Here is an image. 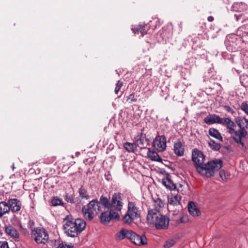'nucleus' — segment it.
I'll list each match as a JSON object with an SVG mask.
<instances>
[{
    "mask_svg": "<svg viewBox=\"0 0 248 248\" xmlns=\"http://www.w3.org/2000/svg\"><path fill=\"white\" fill-rule=\"evenodd\" d=\"M176 244L175 240L173 239H169L166 241L164 244L163 247L164 248H170Z\"/></svg>",
    "mask_w": 248,
    "mask_h": 248,
    "instance_id": "34",
    "label": "nucleus"
},
{
    "mask_svg": "<svg viewBox=\"0 0 248 248\" xmlns=\"http://www.w3.org/2000/svg\"><path fill=\"white\" fill-rule=\"evenodd\" d=\"M192 160L197 170V167H201L203 164L205 156L202 152L195 149L192 152Z\"/></svg>",
    "mask_w": 248,
    "mask_h": 248,
    "instance_id": "9",
    "label": "nucleus"
},
{
    "mask_svg": "<svg viewBox=\"0 0 248 248\" xmlns=\"http://www.w3.org/2000/svg\"><path fill=\"white\" fill-rule=\"evenodd\" d=\"M240 41V38L234 34H230L227 36L225 44L228 50L229 51H235L238 44Z\"/></svg>",
    "mask_w": 248,
    "mask_h": 248,
    "instance_id": "8",
    "label": "nucleus"
},
{
    "mask_svg": "<svg viewBox=\"0 0 248 248\" xmlns=\"http://www.w3.org/2000/svg\"><path fill=\"white\" fill-rule=\"evenodd\" d=\"M79 197L82 199L88 200L90 199V196L89 195L86 189L83 186H81L78 190Z\"/></svg>",
    "mask_w": 248,
    "mask_h": 248,
    "instance_id": "27",
    "label": "nucleus"
},
{
    "mask_svg": "<svg viewBox=\"0 0 248 248\" xmlns=\"http://www.w3.org/2000/svg\"><path fill=\"white\" fill-rule=\"evenodd\" d=\"M147 155L152 161H155L159 162L162 161V159L158 154L155 151L152 150L151 148H148Z\"/></svg>",
    "mask_w": 248,
    "mask_h": 248,
    "instance_id": "22",
    "label": "nucleus"
},
{
    "mask_svg": "<svg viewBox=\"0 0 248 248\" xmlns=\"http://www.w3.org/2000/svg\"><path fill=\"white\" fill-rule=\"evenodd\" d=\"M173 216L174 217L173 219L175 221L176 223H180L185 222V221L183 219L184 217L181 214L173 213Z\"/></svg>",
    "mask_w": 248,
    "mask_h": 248,
    "instance_id": "33",
    "label": "nucleus"
},
{
    "mask_svg": "<svg viewBox=\"0 0 248 248\" xmlns=\"http://www.w3.org/2000/svg\"><path fill=\"white\" fill-rule=\"evenodd\" d=\"M99 202L97 199L93 200L90 201L86 205H84L82 208V211L84 217L89 220H92L96 216L100 214L99 218L100 222L104 224H108L111 220V217L108 213L110 209L108 208H101L99 211L97 210V207L95 205Z\"/></svg>",
    "mask_w": 248,
    "mask_h": 248,
    "instance_id": "1",
    "label": "nucleus"
},
{
    "mask_svg": "<svg viewBox=\"0 0 248 248\" xmlns=\"http://www.w3.org/2000/svg\"><path fill=\"white\" fill-rule=\"evenodd\" d=\"M64 200L68 202L74 203L75 202L74 196L72 195L66 194L64 196Z\"/></svg>",
    "mask_w": 248,
    "mask_h": 248,
    "instance_id": "35",
    "label": "nucleus"
},
{
    "mask_svg": "<svg viewBox=\"0 0 248 248\" xmlns=\"http://www.w3.org/2000/svg\"><path fill=\"white\" fill-rule=\"evenodd\" d=\"M222 118L219 116L215 114H209L204 119V122L207 124H212L215 123L219 124L222 123Z\"/></svg>",
    "mask_w": 248,
    "mask_h": 248,
    "instance_id": "14",
    "label": "nucleus"
},
{
    "mask_svg": "<svg viewBox=\"0 0 248 248\" xmlns=\"http://www.w3.org/2000/svg\"><path fill=\"white\" fill-rule=\"evenodd\" d=\"M147 25L140 24L136 28H132L131 30L134 33L139 34L140 33H141V36L143 37L145 34L147 33Z\"/></svg>",
    "mask_w": 248,
    "mask_h": 248,
    "instance_id": "21",
    "label": "nucleus"
},
{
    "mask_svg": "<svg viewBox=\"0 0 248 248\" xmlns=\"http://www.w3.org/2000/svg\"><path fill=\"white\" fill-rule=\"evenodd\" d=\"M221 121L222 122V123H221L220 124L224 125L227 127L229 133L232 134V135H234L235 132L236 131L234 129V127H236L235 123L231 120L229 118H223Z\"/></svg>",
    "mask_w": 248,
    "mask_h": 248,
    "instance_id": "13",
    "label": "nucleus"
},
{
    "mask_svg": "<svg viewBox=\"0 0 248 248\" xmlns=\"http://www.w3.org/2000/svg\"><path fill=\"white\" fill-rule=\"evenodd\" d=\"M135 232L132 230H127L126 238L130 240L131 242L135 235Z\"/></svg>",
    "mask_w": 248,
    "mask_h": 248,
    "instance_id": "38",
    "label": "nucleus"
},
{
    "mask_svg": "<svg viewBox=\"0 0 248 248\" xmlns=\"http://www.w3.org/2000/svg\"><path fill=\"white\" fill-rule=\"evenodd\" d=\"M147 220L149 223L155 225L158 230L167 229L168 228L170 220L167 216L161 215L156 208L148 211Z\"/></svg>",
    "mask_w": 248,
    "mask_h": 248,
    "instance_id": "5",
    "label": "nucleus"
},
{
    "mask_svg": "<svg viewBox=\"0 0 248 248\" xmlns=\"http://www.w3.org/2000/svg\"><path fill=\"white\" fill-rule=\"evenodd\" d=\"M155 203L157 205V206H156V208H157V206H158L159 207H163V205H164V203L163 202L159 199H158L156 202H155Z\"/></svg>",
    "mask_w": 248,
    "mask_h": 248,
    "instance_id": "42",
    "label": "nucleus"
},
{
    "mask_svg": "<svg viewBox=\"0 0 248 248\" xmlns=\"http://www.w3.org/2000/svg\"><path fill=\"white\" fill-rule=\"evenodd\" d=\"M180 198L177 195H171L168 198V202L172 205H177L180 203Z\"/></svg>",
    "mask_w": 248,
    "mask_h": 248,
    "instance_id": "26",
    "label": "nucleus"
},
{
    "mask_svg": "<svg viewBox=\"0 0 248 248\" xmlns=\"http://www.w3.org/2000/svg\"><path fill=\"white\" fill-rule=\"evenodd\" d=\"M12 168H13V170H14V169H15V164H14V163H13V165H12Z\"/></svg>",
    "mask_w": 248,
    "mask_h": 248,
    "instance_id": "46",
    "label": "nucleus"
},
{
    "mask_svg": "<svg viewBox=\"0 0 248 248\" xmlns=\"http://www.w3.org/2000/svg\"><path fill=\"white\" fill-rule=\"evenodd\" d=\"M136 219L135 217L131 216V214H128V212L125 214L123 217V222L125 224H129L132 222L133 220Z\"/></svg>",
    "mask_w": 248,
    "mask_h": 248,
    "instance_id": "31",
    "label": "nucleus"
},
{
    "mask_svg": "<svg viewBox=\"0 0 248 248\" xmlns=\"http://www.w3.org/2000/svg\"><path fill=\"white\" fill-rule=\"evenodd\" d=\"M188 209L189 214L193 216H199L201 214L200 211L193 202H189Z\"/></svg>",
    "mask_w": 248,
    "mask_h": 248,
    "instance_id": "20",
    "label": "nucleus"
},
{
    "mask_svg": "<svg viewBox=\"0 0 248 248\" xmlns=\"http://www.w3.org/2000/svg\"><path fill=\"white\" fill-rule=\"evenodd\" d=\"M27 225L29 228L31 229L32 227L34 226V222L31 220H29Z\"/></svg>",
    "mask_w": 248,
    "mask_h": 248,
    "instance_id": "44",
    "label": "nucleus"
},
{
    "mask_svg": "<svg viewBox=\"0 0 248 248\" xmlns=\"http://www.w3.org/2000/svg\"><path fill=\"white\" fill-rule=\"evenodd\" d=\"M173 151L175 154L178 156H182L184 155L185 144L180 140H178L174 143Z\"/></svg>",
    "mask_w": 248,
    "mask_h": 248,
    "instance_id": "15",
    "label": "nucleus"
},
{
    "mask_svg": "<svg viewBox=\"0 0 248 248\" xmlns=\"http://www.w3.org/2000/svg\"><path fill=\"white\" fill-rule=\"evenodd\" d=\"M224 108L226 111H227L228 112H230L232 114H233L235 112L234 110L229 106H225L224 107Z\"/></svg>",
    "mask_w": 248,
    "mask_h": 248,
    "instance_id": "40",
    "label": "nucleus"
},
{
    "mask_svg": "<svg viewBox=\"0 0 248 248\" xmlns=\"http://www.w3.org/2000/svg\"><path fill=\"white\" fill-rule=\"evenodd\" d=\"M128 214L135 218H139L140 216V211L135 202H129L127 211Z\"/></svg>",
    "mask_w": 248,
    "mask_h": 248,
    "instance_id": "12",
    "label": "nucleus"
},
{
    "mask_svg": "<svg viewBox=\"0 0 248 248\" xmlns=\"http://www.w3.org/2000/svg\"><path fill=\"white\" fill-rule=\"evenodd\" d=\"M123 85V83L122 81H121L120 80L118 81L117 83H116V86L114 90L115 93L116 94H117L118 93L119 91L122 88Z\"/></svg>",
    "mask_w": 248,
    "mask_h": 248,
    "instance_id": "39",
    "label": "nucleus"
},
{
    "mask_svg": "<svg viewBox=\"0 0 248 248\" xmlns=\"http://www.w3.org/2000/svg\"><path fill=\"white\" fill-rule=\"evenodd\" d=\"M209 146L214 151H218L221 145L220 143L216 142L215 140L210 139L208 141Z\"/></svg>",
    "mask_w": 248,
    "mask_h": 248,
    "instance_id": "28",
    "label": "nucleus"
},
{
    "mask_svg": "<svg viewBox=\"0 0 248 248\" xmlns=\"http://www.w3.org/2000/svg\"><path fill=\"white\" fill-rule=\"evenodd\" d=\"M0 248H9L6 241H0Z\"/></svg>",
    "mask_w": 248,
    "mask_h": 248,
    "instance_id": "41",
    "label": "nucleus"
},
{
    "mask_svg": "<svg viewBox=\"0 0 248 248\" xmlns=\"http://www.w3.org/2000/svg\"><path fill=\"white\" fill-rule=\"evenodd\" d=\"M219 174L221 177H222V171H220L219 172Z\"/></svg>",
    "mask_w": 248,
    "mask_h": 248,
    "instance_id": "47",
    "label": "nucleus"
},
{
    "mask_svg": "<svg viewBox=\"0 0 248 248\" xmlns=\"http://www.w3.org/2000/svg\"><path fill=\"white\" fill-rule=\"evenodd\" d=\"M123 194L120 192L114 193L110 201V197L108 198L102 195L99 198V202L95 205L97 210L99 211L101 208H113L115 210L120 211L123 207Z\"/></svg>",
    "mask_w": 248,
    "mask_h": 248,
    "instance_id": "3",
    "label": "nucleus"
},
{
    "mask_svg": "<svg viewBox=\"0 0 248 248\" xmlns=\"http://www.w3.org/2000/svg\"><path fill=\"white\" fill-rule=\"evenodd\" d=\"M7 203L9 213L11 211L13 213H17L20 211L22 207L21 202L16 198L9 199Z\"/></svg>",
    "mask_w": 248,
    "mask_h": 248,
    "instance_id": "10",
    "label": "nucleus"
},
{
    "mask_svg": "<svg viewBox=\"0 0 248 248\" xmlns=\"http://www.w3.org/2000/svg\"><path fill=\"white\" fill-rule=\"evenodd\" d=\"M136 144L140 148H144L145 145L148 144V140L146 138L145 135L141 133L140 136H137V139L136 140Z\"/></svg>",
    "mask_w": 248,
    "mask_h": 248,
    "instance_id": "19",
    "label": "nucleus"
},
{
    "mask_svg": "<svg viewBox=\"0 0 248 248\" xmlns=\"http://www.w3.org/2000/svg\"><path fill=\"white\" fill-rule=\"evenodd\" d=\"M9 213L7 202H0V218H1L5 214Z\"/></svg>",
    "mask_w": 248,
    "mask_h": 248,
    "instance_id": "24",
    "label": "nucleus"
},
{
    "mask_svg": "<svg viewBox=\"0 0 248 248\" xmlns=\"http://www.w3.org/2000/svg\"><path fill=\"white\" fill-rule=\"evenodd\" d=\"M207 20L209 22H212L214 20V18L212 16H209L207 18Z\"/></svg>",
    "mask_w": 248,
    "mask_h": 248,
    "instance_id": "45",
    "label": "nucleus"
},
{
    "mask_svg": "<svg viewBox=\"0 0 248 248\" xmlns=\"http://www.w3.org/2000/svg\"><path fill=\"white\" fill-rule=\"evenodd\" d=\"M113 208L109 209L108 213L111 217V220L115 219L118 220L120 218L119 214Z\"/></svg>",
    "mask_w": 248,
    "mask_h": 248,
    "instance_id": "32",
    "label": "nucleus"
},
{
    "mask_svg": "<svg viewBox=\"0 0 248 248\" xmlns=\"http://www.w3.org/2000/svg\"><path fill=\"white\" fill-rule=\"evenodd\" d=\"M126 98V101L128 102L129 103L135 102L137 100V98L135 97L134 93L130 94L129 96H127Z\"/></svg>",
    "mask_w": 248,
    "mask_h": 248,
    "instance_id": "37",
    "label": "nucleus"
},
{
    "mask_svg": "<svg viewBox=\"0 0 248 248\" xmlns=\"http://www.w3.org/2000/svg\"><path fill=\"white\" fill-rule=\"evenodd\" d=\"M223 162L220 159L208 161L201 167H197V171L202 176L210 177L215 174L216 171L219 170L222 167Z\"/></svg>",
    "mask_w": 248,
    "mask_h": 248,
    "instance_id": "6",
    "label": "nucleus"
},
{
    "mask_svg": "<svg viewBox=\"0 0 248 248\" xmlns=\"http://www.w3.org/2000/svg\"><path fill=\"white\" fill-rule=\"evenodd\" d=\"M154 148L159 152H163L166 148V138L164 135L157 136L153 141Z\"/></svg>",
    "mask_w": 248,
    "mask_h": 248,
    "instance_id": "11",
    "label": "nucleus"
},
{
    "mask_svg": "<svg viewBox=\"0 0 248 248\" xmlns=\"http://www.w3.org/2000/svg\"><path fill=\"white\" fill-rule=\"evenodd\" d=\"M132 242L137 246L144 245L147 244V239L144 235H140L135 233Z\"/></svg>",
    "mask_w": 248,
    "mask_h": 248,
    "instance_id": "16",
    "label": "nucleus"
},
{
    "mask_svg": "<svg viewBox=\"0 0 248 248\" xmlns=\"http://www.w3.org/2000/svg\"><path fill=\"white\" fill-rule=\"evenodd\" d=\"M241 108L248 115V102L245 101L242 102L241 105Z\"/></svg>",
    "mask_w": 248,
    "mask_h": 248,
    "instance_id": "36",
    "label": "nucleus"
},
{
    "mask_svg": "<svg viewBox=\"0 0 248 248\" xmlns=\"http://www.w3.org/2000/svg\"><path fill=\"white\" fill-rule=\"evenodd\" d=\"M5 231L7 234L14 238H18L19 237V234L17 230L12 226L9 225L5 226Z\"/></svg>",
    "mask_w": 248,
    "mask_h": 248,
    "instance_id": "18",
    "label": "nucleus"
},
{
    "mask_svg": "<svg viewBox=\"0 0 248 248\" xmlns=\"http://www.w3.org/2000/svg\"><path fill=\"white\" fill-rule=\"evenodd\" d=\"M51 203L53 206L59 205L63 206L64 203L57 196H54L51 200Z\"/></svg>",
    "mask_w": 248,
    "mask_h": 248,
    "instance_id": "29",
    "label": "nucleus"
},
{
    "mask_svg": "<svg viewBox=\"0 0 248 248\" xmlns=\"http://www.w3.org/2000/svg\"><path fill=\"white\" fill-rule=\"evenodd\" d=\"M128 230L122 229L120 232L116 234V238L118 240H121L126 238V235Z\"/></svg>",
    "mask_w": 248,
    "mask_h": 248,
    "instance_id": "30",
    "label": "nucleus"
},
{
    "mask_svg": "<svg viewBox=\"0 0 248 248\" xmlns=\"http://www.w3.org/2000/svg\"><path fill=\"white\" fill-rule=\"evenodd\" d=\"M31 235L38 244H46L49 238L47 231L43 227L34 228L31 230Z\"/></svg>",
    "mask_w": 248,
    "mask_h": 248,
    "instance_id": "7",
    "label": "nucleus"
},
{
    "mask_svg": "<svg viewBox=\"0 0 248 248\" xmlns=\"http://www.w3.org/2000/svg\"><path fill=\"white\" fill-rule=\"evenodd\" d=\"M124 147L129 153L135 152L137 150V145L135 143L127 142L124 143Z\"/></svg>",
    "mask_w": 248,
    "mask_h": 248,
    "instance_id": "25",
    "label": "nucleus"
},
{
    "mask_svg": "<svg viewBox=\"0 0 248 248\" xmlns=\"http://www.w3.org/2000/svg\"><path fill=\"white\" fill-rule=\"evenodd\" d=\"M162 184L167 189L170 191L174 190L176 188L175 184L171 180L170 176H167L162 179Z\"/></svg>",
    "mask_w": 248,
    "mask_h": 248,
    "instance_id": "17",
    "label": "nucleus"
},
{
    "mask_svg": "<svg viewBox=\"0 0 248 248\" xmlns=\"http://www.w3.org/2000/svg\"><path fill=\"white\" fill-rule=\"evenodd\" d=\"M105 179L109 181H110L112 180V178H111V174H110V172L108 171L107 172H106L105 174Z\"/></svg>",
    "mask_w": 248,
    "mask_h": 248,
    "instance_id": "43",
    "label": "nucleus"
},
{
    "mask_svg": "<svg viewBox=\"0 0 248 248\" xmlns=\"http://www.w3.org/2000/svg\"><path fill=\"white\" fill-rule=\"evenodd\" d=\"M63 228L66 235L71 237H76L85 230L86 223L82 219L74 218L71 216H67L64 218Z\"/></svg>",
    "mask_w": 248,
    "mask_h": 248,
    "instance_id": "2",
    "label": "nucleus"
},
{
    "mask_svg": "<svg viewBox=\"0 0 248 248\" xmlns=\"http://www.w3.org/2000/svg\"><path fill=\"white\" fill-rule=\"evenodd\" d=\"M208 133L209 135L211 137L218 140L220 141H223V138L218 130L217 129L214 128H210L209 129Z\"/></svg>",
    "mask_w": 248,
    "mask_h": 248,
    "instance_id": "23",
    "label": "nucleus"
},
{
    "mask_svg": "<svg viewBox=\"0 0 248 248\" xmlns=\"http://www.w3.org/2000/svg\"><path fill=\"white\" fill-rule=\"evenodd\" d=\"M235 121L240 129L235 132V134L232 135V138L238 147L243 152H245L247 150V147L242 139L248 135V132L246 129H248V119L244 117L238 116L235 118Z\"/></svg>",
    "mask_w": 248,
    "mask_h": 248,
    "instance_id": "4",
    "label": "nucleus"
}]
</instances>
